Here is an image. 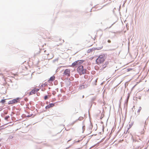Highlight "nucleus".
Returning <instances> with one entry per match:
<instances>
[{"mask_svg": "<svg viewBox=\"0 0 149 149\" xmlns=\"http://www.w3.org/2000/svg\"><path fill=\"white\" fill-rule=\"evenodd\" d=\"M103 47V46H101L100 47H97V49H98V50H99V49H102Z\"/></svg>", "mask_w": 149, "mask_h": 149, "instance_id": "4468645a", "label": "nucleus"}, {"mask_svg": "<svg viewBox=\"0 0 149 149\" xmlns=\"http://www.w3.org/2000/svg\"><path fill=\"white\" fill-rule=\"evenodd\" d=\"M39 90V89L35 88H33L30 93H35Z\"/></svg>", "mask_w": 149, "mask_h": 149, "instance_id": "0eeeda50", "label": "nucleus"}, {"mask_svg": "<svg viewBox=\"0 0 149 149\" xmlns=\"http://www.w3.org/2000/svg\"><path fill=\"white\" fill-rule=\"evenodd\" d=\"M132 70V69H131V68H129V69H128L127 70V72H129L130 70Z\"/></svg>", "mask_w": 149, "mask_h": 149, "instance_id": "2eb2a0df", "label": "nucleus"}, {"mask_svg": "<svg viewBox=\"0 0 149 149\" xmlns=\"http://www.w3.org/2000/svg\"><path fill=\"white\" fill-rule=\"evenodd\" d=\"M83 62L81 60H78L73 63L71 65L69 66L70 67H74L79 65Z\"/></svg>", "mask_w": 149, "mask_h": 149, "instance_id": "39448f33", "label": "nucleus"}, {"mask_svg": "<svg viewBox=\"0 0 149 149\" xmlns=\"http://www.w3.org/2000/svg\"><path fill=\"white\" fill-rule=\"evenodd\" d=\"M44 98L45 100H47V95L45 96Z\"/></svg>", "mask_w": 149, "mask_h": 149, "instance_id": "a211bd4d", "label": "nucleus"}, {"mask_svg": "<svg viewBox=\"0 0 149 149\" xmlns=\"http://www.w3.org/2000/svg\"><path fill=\"white\" fill-rule=\"evenodd\" d=\"M21 99V97H17V98L12 100L9 101L8 104H15L18 102H20V101Z\"/></svg>", "mask_w": 149, "mask_h": 149, "instance_id": "7ed1b4c3", "label": "nucleus"}, {"mask_svg": "<svg viewBox=\"0 0 149 149\" xmlns=\"http://www.w3.org/2000/svg\"><path fill=\"white\" fill-rule=\"evenodd\" d=\"M63 74L68 77H69L70 76V70L69 69H66L64 71Z\"/></svg>", "mask_w": 149, "mask_h": 149, "instance_id": "423d86ee", "label": "nucleus"}, {"mask_svg": "<svg viewBox=\"0 0 149 149\" xmlns=\"http://www.w3.org/2000/svg\"><path fill=\"white\" fill-rule=\"evenodd\" d=\"M94 39L91 37L87 38L86 41V43L89 46H91L94 42Z\"/></svg>", "mask_w": 149, "mask_h": 149, "instance_id": "20e7f679", "label": "nucleus"}, {"mask_svg": "<svg viewBox=\"0 0 149 149\" xmlns=\"http://www.w3.org/2000/svg\"><path fill=\"white\" fill-rule=\"evenodd\" d=\"M1 146V144H0V146Z\"/></svg>", "mask_w": 149, "mask_h": 149, "instance_id": "a878e982", "label": "nucleus"}, {"mask_svg": "<svg viewBox=\"0 0 149 149\" xmlns=\"http://www.w3.org/2000/svg\"><path fill=\"white\" fill-rule=\"evenodd\" d=\"M40 94H37V96H39V95Z\"/></svg>", "mask_w": 149, "mask_h": 149, "instance_id": "aec40b11", "label": "nucleus"}, {"mask_svg": "<svg viewBox=\"0 0 149 149\" xmlns=\"http://www.w3.org/2000/svg\"><path fill=\"white\" fill-rule=\"evenodd\" d=\"M108 42H109V43H110L111 42V41L110 40H108Z\"/></svg>", "mask_w": 149, "mask_h": 149, "instance_id": "6ab92c4d", "label": "nucleus"}, {"mask_svg": "<svg viewBox=\"0 0 149 149\" xmlns=\"http://www.w3.org/2000/svg\"><path fill=\"white\" fill-rule=\"evenodd\" d=\"M106 57L104 54L100 55L96 60L97 64H100L102 63L105 61Z\"/></svg>", "mask_w": 149, "mask_h": 149, "instance_id": "f257e3e1", "label": "nucleus"}, {"mask_svg": "<svg viewBox=\"0 0 149 149\" xmlns=\"http://www.w3.org/2000/svg\"><path fill=\"white\" fill-rule=\"evenodd\" d=\"M1 139H0V141H1Z\"/></svg>", "mask_w": 149, "mask_h": 149, "instance_id": "b1692460", "label": "nucleus"}, {"mask_svg": "<svg viewBox=\"0 0 149 149\" xmlns=\"http://www.w3.org/2000/svg\"><path fill=\"white\" fill-rule=\"evenodd\" d=\"M5 102V100H2L0 102V103H4Z\"/></svg>", "mask_w": 149, "mask_h": 149, "instance_id": "f8f14e48", "label": "nucleus"}, {"mask_svg": "<svg viewBox=\"0 0 149 149\" xmlns=\"http://www.w3.org/2000/svg\"><path fill=\"white\" fill-rule=\"evenodd\" d=\"M74 124V123H73L72 124V125Z\"/></svg>", "mask_w": 149, "mask_h": 149, "instance_id": "393cba45", "label": "nucleus"}, {"mask_svg": "<svg viewBox=\"0 0 149 149\" xmlns=\"http://www.w3.org/2000/svg\"><path fill=\"white\" fill-rule=\"evenodd\" d=\"M10 117V116H6L5 118V120H7V119L9 118Z\"/></svg>", "mask_w": 149, "mask_h": 149, "instance_id": "ddd939ff", "label": "nucleus"}, {"mask_svg": "<svg viewBox=\"0 0 149 149\" xmlns=\"http://www.w3.org/2000/svg\"><path fill=\"white\" fill-rule=\"evenodd\" d=\"M85 85H83L81 86H80L79 87V89H83V88H85Z\"/></svg>", "mask_w": 149, "mask_h": 149, "instance_id": "9b49d317", "label": "nucleus"}, {"mask_svg": "<svg viewBox=\"0 0 149 149\" xmlns=\"http://www.w3.org/2000/svg\"><path fill=\"white\" fill-rule=\"evenodd\" d=\"M54 104H50L49 105H47V108H49L51 107H53L54 106Z\"/></svg>", "mask_w": 149, "mask_h": 149, "instance_id": "1a4fd4ad", "label": "nucleus"}, {"mask_svg": "<svg viewBox=\"0 0 149 149\" xmlns=\"http://www.w3.org/2000/svg\"><path fill=\"white\" fill-rule=\"evenodd\" d=\"M132 126L130 125L129 127L128 128V130H129L131 127Z\"/></svg>", "mask_w": 149, "mask_h": 149, "instance_id": "f3484780", "label": "nucleus"}, {"mask_svg": "<svg viewBox=\"0 0 149 149\" xmlns=\"http://www.w3.org/2000/svg\"><path fill=\"white\" fill-rule=\"evenodd\" d=\"M2 128L1 127H0V131L1 130Z\"/></svg>", "mask_w": 149, "mask_h": 149, "instance_id": "412c9836", "label": "nucleus"}, {"mask_svg": "<svg viewBox=\"0 0 149 149\" xmlns=\"http://www.w3.org/2000/svg\"><path fill=\"white\" fill-rule=\"evenodd\" d=\"M55 78V77L54 76H52L50 78V79L48 80V81H53L54 80Z\"/></svg>", "mask_w": 149, "mask_h": 149, "instance_id": "6e6552de", "label": "nucleus"}, {"mask_svg": "<svg viewBox=\"0 0 149 149\" xmlns=\"http://www.w3.org/2000/svg\"><path fill=\"white\" fill-rule=\"evenodd\" d=\"M85 126H83L82 129H83V131H84L85 130Z\"/></svg>", "mask_w": 149, "mask_h": 149, "instance_id": "dca6fc26", "label": "nucleus"}, {"mask_svg": "<svg viewBox=\"0 0 149 149\" xmlns=\"http://www.w3.org/2000/svg\"><path fill=\"white\" fill-rule=\"evenodd\" d=\"M86 71V70L84 69L82 65L79 66L77 68V72L80 75L85 73Z\"/></svg>", "mask_w": 149, "mask_h": 149, "instance_id": "f03ea898", "label": "nucleus"}, {"mask_svg": "<svg viewBox=\"0 0 149 149\" xmlns=\"http://www.w3.org/2000/svg\"><path fill=\"white\" fill-rule=\"evenodd\" d=\"M141 110V107H139L138 108V110L137 111V113L138 114H139Z\"/></svg>", "mask_w": 149, "mask_h": 149, "instance_id": "9d476101", "label": "nucleus"}, {"mask_svg": "<svg viewBox=\"0 0 149 149\" xmlns=\"http://www.w3.org/2000/svg\"><path fill=\"white\" fill-rule=\"evenodd\" d=\"M47 106H46L45 107V109H47Z\"/></svg>", "mask_w": 149, "mask_h": 149, "instance_id": "4be33fe9", "label": "nucleus"}, {"mask_svg": "<svg viewBox=\"0 0 149 149\" xmlns=\"http://www.w3.org/2000/svg\"><path fill=\"white\" fill-rule=\"evenodd\" d=\"M29 94V95H31V94H31H31Z\"/></svg>", "mask_w": 149, "mask_h": 149, "instance_id": "5701e85b", "label": "nucleus"}]
</instances>
